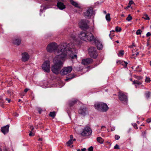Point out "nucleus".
Returning a JSON list of instances; mask_svg holds the SVG:
<instances>
[{
	"mask_svg": "<svg viewBox=\"0 0 151 151\" xmlns=\"http://www.w3.org/2000/svg\"><path fill=\"white\" fill-rule=\"evenodd\" d=\"M57 6V7L60 10H63L65 8V5L63 3L60 1H58Z\"/></svg>",
	"mask_w": 151,
	"mask_h": 151,
	"instance_id": "nucleus-18",
	"label": "nucleus"
},
{
	"mask_svg": "<svg viewBox=\"0 0 151 151\" xmlns=\"http://www.w3.org/2000/svg\"><path fill=\"white\" fill-rule=\"evenodd\" d=\"M42 69L47 73L49 72L50 70V62L49 60L45 61L42 65Z\"/></svg>",
	"mask_w": 151,
	"mask_h": 151,
	"instance_id": "nucleus-10",
	"label": "nucleus"
},
{
	"mask_svg": "<svg viewBox=\"0 0 151 151\" xmlns=\"http://www.w3.org/2000/svg\"><path fill=\"white\" fill-rule=\"evenodd\" d=\"M124 54V51L122 50L119 51V53L118 54V55L119 56H122Z\"/></svg>",
	"mask_w": 151,
	"mask_h": 151,
	"instance_id": "nucleus-31",
	"label": "nucleus"
},
{
	"mask_svg": "<svg viewBox=\"0 0 151 151\" xmlns=\"http://www.w3.org/2000/svg\"><path fill=\"white\" fill-rule=\"evenodd\" d=\"M70 2L71 4L76 7L80 8V6H78V4L77 2L72 0H71Z\"/></svg>",
	"mask_w": 151,
	"mask_h": 151,
	"instance_id": "nucleus-23",
	"label": "nucleus"
},
{
	"mask_svg": "<svg viewBox=\"0 0 151 151\" xmlns=\"http://www.w3.org/2000/svg\"><path fill=\"white\" fill-rule=\"evenodd\" d=\"M57 44L56 43L53 42L49 44L47 47V50L48 52L51 53L53 52L55 53V51L57 49Z\"/></svg>",
	"mask_w": 151,
	"mask_h": 151,
	"instance_id": "nucleus-7",
	"label": "nucleus"
},
{
	"mask_svg": "<svg viewBox=\"0 0 151 151\" xmlns=\"http://www.w3.org/2000/svg\"><path fill=\"white\" fill-rule=\"evenodd\" d=\"M73 51H75V53H77V50H76L75 49H72L71 47H70L69 50H68V55L72 59H74V58H77V55L76 54H73Z\"/></svg>",
	"mask_w": 151,
	"mask_h": 151,
	"instance_id": "nucleus-13",
	"label": "nucleus"
},
{
	"mask_svg": "<svg viewBox=\"0 0 151 151\" xmlns=\"http://www.w3.org/2000/svg\"><path fill=\"white\" fill-rule=\"evenodd\" d=\"M116 42L117 43H119V41H118V40H117V41H116Z\"/></svg>",
	"mask_w": 151,
	"mask_h": 151,
	"instance_id": "nucleus-64",
	"label": "nucleus"
},
{
	"mask_svg": "<svg viewBox=\"0 0 151 151\" xmlns=\"http://www.w3.org/2000/svg\"><path fill=\"white\" fill-rule=\"evenodd\" d=\"M105 127V126H102L101 127V129H102L103 128H104ZM100 130H100V129H98L97 130V132H100Z\"/></svg>",
	"mask_w": 151,
	"mask_h": 151,
	"instance_id": "nucleus-50",
	"label": "nucleus"
},
{
	"mask_svg": "<svg viewBox=\"0 0 151 151\" xmlns=\"http://www.w3.org/2000/svg\"><path fill=\"white\" fill-rule=\"evenodd\" d=\"M96 140L100 144H102L103 143L104 140L100 137H99L97 138Z\"/></svg>",
	"mask_w": 151,
	"mask_h": 151,
	"instance_id": "nucleus-24",
	"label": "nucleus"
},
{
	"mask_svg": "<svg viewBox=\"0 0 151 151\" xmlns=\"http://www.w3.org/2000/svg\"><path fill=\"white\" fill-rule=\"evenodd\" d=\"M77 100H74L70 101L69 102L68 106L70 108V109H71V107L73 106L77 102Z\"/></svg>",
	"mask_w": 151,
	"mask_h": 151,
	"instance_id": "nucleus-21",
	"label": "nucleus"
},
{
	"mask_svg": "<svg viewBox=\"0 0 151 151\" xmlns=\"http://www.w3.org/2000/svg\"><path fill=\"white\" fill-rule=\"evenodd\" d=\"M116 63L118 64H120L123 65L125 68L127 66L128 63L127 62L121 60H119L116 61Z\"/></svg>",
	"mask_w": 151,
	"mask_h": 151,
	"instance_id": "nucleus-20",
	"label": "nucleus"
},
{
	"mask_svg": "<svg viewBox=\"0 0 151 151\" xmlns=\"http://www.w3.org/2000/svg\"><path fill=\"white\" fill-rule=\"evenodd\" d=\"M142 83V82L140 81H139L137 80H134L133 82V84H135L137 85H141Z\"/></svg>",
	"mask_w": 151,
	"mask_h": 151,
	"instance_id": "nucleus-28",
	"label": "nucleus"
},
{
	"mask_svg": "<svg viewBox=\"0 0 151 151\" xmlns=\"http://www.w3.org/2000/svg\"><path fill=\"white\" fill-rule=\"evenodd\" d=\"M33 131H31L30 132V133L29 134V136H32L33 135H34L33 134Z\"/></svg>",
	"mask_w": 151,
	"mask_h": 151,
	"instance_id": "nucleus-47",
	"label": "nucleus"
},
{
	"mask_svg": "<svg viewBox=\"0 0 151 151\" xmlns=\"http://www.w3.org/2000/svg\"><path fill=\"white\" fill-rule=\"evenodd\" d=\"M29 90V89L28 88H26L24 90V92L25 93H27Z\"/></svg>",
	"mask_w": 151,
	"mask_h": 151,
	"instance_id": "nucleus-53",
	"label": "nucleus"
},
{
	"mask_svg": "<svg viewBox=\"0 0 151 151\" xmlns=\"http://www.w3.org/2000/svg\"><path fill=\"white\" fill-rule=\"evenodd\" d=\"M6 99L7 100L9 103H10L11 101V99H8L6 98Z\"/></svg>",
	"mask_w": 151,
	"mask_h": 151,
	"instance_id": "nucleus-55",
	"label": "nucleus"
},
{
	"mask_svg": "<svg viewBox=\"0 0 151 151\" xmlns=\"http://www.w3.org/2000/svg\"><path fill=\"white\" fill-rule=\"evenodd\" d=\"M93 8L92 7H90L85 12L83 13V16L86 18L89 19L93 16Z\"/></svg>",
	"mask_w": 151,
	"mask_h": 151,
	"instance_id": "nucleus-8",
	"label": "nucleus"
},
{
	"mask_svg": "<svg viewBox=\"0 0 151 151\" xmlns=\"http://www.w3.org/2000/svg\"><path fill=\"white\" fill-rule=\"evenodd\" d=\"M139 53L138 52H136L135 54H132V56H134L135 55H136V56H137V55H139Z\"/></svg>",
	"mask_w": 151,
	"mask_h": 151,
	"instance_id": "nucleus-51",
	"label": "nucleus"
},
{
	"mask_svg": "<svg viewBox=\"0 0 151 151\" xmlns=\"http://www.w3.org/2000/svg\"><path fill=\"white\" fill-rule=\"evenodd\" d=\"M122 29L121 28L119 27H118L117 26L115 28V31L117 32H120Z\"/></svg>",
	"mask_w": 151,
	"mask_h": 151,
	"instance_id": "nucleus-34",
	"label": "nucleus"
},
{
	"mask_svg": "<svg viewBox=\"0 0 151 151\" xmlns=\"http://www.w3.org/2000/svg\"><path fill=\"white\" fill-rule=\"evenodd\" d=\"M22 61L25 62L28 60L29 58V55L27 52H25L22 53Z\"/></svg>",
	"mask_w": 151,
	"mask_h": 151,
	"instance_id": "nucleus-16",
	"label": "nucleus"
},
{
	"mask_svg": "<svg viewBox=\"0 0 151 151\" xmlns=\"http://www.w3.org/2000/svg\"><path fill=\"white\" fill-rule=\"evenodd\" d=\"M142 32V31H141L140 29H139L138 30H137V31L136 32V34L137 35H140L141 34V33Z\"/></svg>",
	"mask_w": 151,
	"mask_h": 151,
	"instance_id": "nucleus-36",
	"label": "nucleus"
},
{
	"mask_svg": "<svg viewBox=\"0 0 151 151\" xmlns=\"http://www.w3.org/2000/svg\"><path fill=\"white\" fill-rule=\"evenodd\" d=\"M9 126L7 125L6 126L2 127L1 128V131L4 134L8 132Z\"/></svg>",
	"mask_w": 151,
	"mask_h": 151,
	"instance_id": "nucleus-19",
	"label": "nucleus"
},
{
	"mask_svg": "<svg viewBox=\"0 0 151 151\" xmlns=\"http://www.w3.org/2000/svg\"><path fill=\"white\" fill-rule=\"evenodd\" d=\"M36 110L40 114H41L42 111V109L40 107H37L36 109Z\"/></svg>",
	"mask_w": 151,
	"mask_h": 151,
	"instance_id": "nucleus-33",
	"label": "nucleus"
},
{
	"mask_svg": "<svg viewBox=\"0 0 151 151\" xmlns=\"http://www.w3.org/2000/svg\"><path fill=\"white\" fill-rule=\"evenodd\" d=\"M49 116L54 118L55 116V111L50 112L49 114Z\"/></svg>",
	"mask_w": 151,
	"mask_h": 151,
	"instance_id": "nucleus-25",
	"label": "nucleus"
},
{
	"mask_svg": "<svg viewBox=\"0 0 151 151\" xmlns=\"http://www.w3.org/2000/svg\"><path fill=\"white\" fill-rule=\"evenodd\" d=\"M75 77V76L74 74H70L66 77V78L65 79V81H68L69 80L74 78Z\"/></svg>",
	"mask_w": 151,
	"mask_h": 151,
	"instance_id": "nucleus-22",
	"label": "nucleus"
},
{
	"mask_svg": "<svg viewBox=\"0 0 151 151\" xmlns=\"http://www.w3.org/2000/svg\"><path fill=\"white\" fill-rule=\"evenodd\" d=\"M131 128H129L127 130V132L128 133H129L131 131Z\"/></svg>",
	"mask_w": 151,
	"mask_h": 151,
	"instance_id": "nucleus-58",
	"label": "nucleus"
},
{
	"mask_svg": "<svg viewBox=\"0 0 151 151\" xmlns=\"http://www.w3.org/2000/svg\"><path fill=\"white\" fill-rule=\"evenodd\" d=\"M82 151H86V149L85 148H83L81 149Z\"/></svg>",
	"mask_w": 151,
	"mask_h": 151,
	"instance_id": "nucleus-57",
	"label": "nucleus"
},
{
	"mask_svg": "<svg viewBox=\"0 0 151 151\" xmlns=\"http://www.w3.org/2000/svg\"><path fill=\"white\" fill-rule=\"evenodd\" d=\"M132 19V17L131 16L130 14L128 15V17L126 18V20L128 22L130 21Z\"/></svg>",
	"mask_w": 151,
	"mask_h": 151,
	"instance_id": "nucleus-29",
	"label": "nucleus"
},
{
	"mask_svg": "<svg viewBox=\"0 0 151 151\" xmlns=\"http://www.w3.org/2000/svg\"><path fill=\"white\" fill-rule=\"evenodd\" d=\"M151 35V33L150 32H148L146 35V36L147 37H149Z\"/></svg>",
	"mask_w": 151,
	"mask_h": 151,
	"instance_id": "nucleus-45",
	"label": "nucleus"
},
{
	"mask_svg": "<svg viewBox=\"0 0 151 151\" xmlns=\"http://www.w3.org/2000/svg\"><path fill=\"white\" fill-rule=\"evenodd\" d=\"M93 147L92 146H91L88 149V151H93Z\"/></svg>",
	"mask_w": 151,
	"mask_h": 151,
	"instance_id": "nucleus-41",
	"label": "nucleus"
},
{
	"mask_svg": "<svg viewBox=\"0 0 151 151\" xmlns=\"http://www.w3.org/2000/svg\"><path fill=\"white\" fill-rule=\"evenodd\" d=\"M21 38L20 37H15L13 40V43L17 46L19 45L21 42Z\"/></svg>",
	"mask_w": 151,
	"mask_h": 151,
	"instance_id": "nucleus-15",
	"label": "nucleus"
},
{
	"mask_svg": "<svg viewBox=\"0 0 151 151\" xmlns=\"http://www.w3.org/2000/svg\"><path fill=\"white\" fill-rule=\"evenodd\" d=\"M132 125L134 127V128L136 129H137L138 127L137 126V124H136L134 123L132 124Z\"/></svg>",
	"mask_w": 151,
	"mask_h": 151,
	"instance_id": "nucleus-44",
	"label": "nucleus"
},
{
	"mask_svg": "<svg viewBox=\"0 0 151 151\" xmlns=\"http://www.w3.org/2000/svg\"><path fill=\"white\" fill-rule=\"evenodd\" d=\"M103 13L105 14H106V11H103Z\"/></svg>",
	"mask_w": 151,
	"mask_h": 151,
	"instance_id": "nucleus-59",
	"label": "nucleus"
},
{
	"mask_svg": "<svg viewBox=\"0 0 151 151\" xmlns=\"http://www.w3.org/2000/svg\"><path fill=\"white\" fill-rule=\"evenodd\" d=\"M120 138V137L118 135H115V139L116 140H118Z\"/></svg>",
	"mask_w": 151,
	"mask_h": 151,
	"instance_id": "nucleus-40",
	"label": "nucleus"
},
{
	"mask_svg": "<svg viewBox=\"0 0 151 151\" xmlns=\"http://www.w3.org/2000/svg\"><path fill=\"white\" fill-rule=\"evenodd\" d=\"M0 102L1 103H3L4 102L3 100L1 97H0Z\"/></svg>",
	"mask_w": 151,
	"mask_h": 151,
	"instance_id": "nucleus-52",
	"label": "nucleus"
},
{
	"mask_svg": "<svg viewBox=\"0 0 151 151\" xmlns=\"http://www.w3.org/2000/svg\"><path fill=\"white\" fill-rule=\"evenodd\" d=\"M71 43H64L59 45L57 50L55 51V54L56 56L54 58V60H61L63 62L66 59L68 53Z\"/></svg>",
	"mask_w": 151,
	"mask_h": 151,
	"instance_id": "nucleus-1",
	"label": "nucleus"
},
{
	"mask_svg": "<svg viewBox=\"0 0 151 151\" xmlns=\"http://www.w3.org/2000/svg\"><path fill=\"white\" fill-rule=\"evenodd\" d=\"M70 140H73V136L72 135H70Z\"/></svg>",
	"mask_w": 151,
	"mask_h": 151,
	"instance_id": "nucleus-56",
	"label": "nucleus"
},
{
	"mask_svg": "<svg viewBox=\"0 0 151 151\" xmlns=\"http://www.w3.org/2000/svg\"><path fill=\"white\" fill-rule=\"evenodd\" d=\"M118 96L119 100L122 102H125L127 101V97L123 93L120 91L119 92H118Z\"/></svg>",
	"mask_w": 151,
	"mask_h": 151,
	"instance_id": "nucleus-12",
	"label": "nucleus"
},
{
	"mask_svg": "<svg viewBox=\"0 0 151 151\" xmlns=\"http://www.w3.org/2000/svg\"><path fill=\"white\" fill-rule=\"evenodd\" d=\"M93 61V60L91 58H87L83 59L82 61V63L84 65H87Z\"/></svg>",
	"mask_w": 151,
	"mask_h": 151,
	"instance_id": "nucleus-17",
	"label": "nucleus"
},
{
	"mask_svg": "<svg viewBox=\"0 0 151 151\" xmlns=\"http://www.w3.org/2000/svg\"><path fill=\"white\" fill-rule=\"evenodd\" d=\"M13 115L14 116L17 117L18 116V114L16 113H15L13 114Z\"/></svg>",
	"mask_w": 151,
	"mask_h": 151,
	"instance_id": "nucleus-54",
	"label": "nucleus"
},
{
	"mask_svg": "<svg viewBox=\"0 0 151 151\" xmlns=\"http://www.w3.org/2000/svg\"><path fill=\"white\" fill-rule=\"evenodd\" d=\"M87 112V108L84 106L81 107L78 111V113L83 116L86 115Z\"/></svg>",
	"mask_w": 151,
	"mask_h": 151,
	"instance_id": "nucleus-14",
	"label": "nucleus"
},
{
	"mask_svg": "<svg viewBox=\"0 0 151 151\" xmlns=\"http://www.w3.org/2000/svg\"><path fill=\"white\" fill-rule=\"evenodd\" d=\"M94 105L96 109L102 112L106 111L109 108L107 105L103 103H101Z\"/></svg>",
	"mask_w": 151,
	"mask_h": 151,
	"instance_id": "nucleus-5",
	"label": "nucleus"
},
{
	"mask_svg": "<svg viewBox=\"0 0 151 151\" xmlns=\"http://www.w3.org/2000/svg\"><path fill=\"white\" fill-rule=\"evenodd\" d=\"M73 69L72 66L63 68L60 71V74L62 76L66 75L70 73Z\"/></svg>",
	"mask_w": 151,
	"mask_h": 151,
	"instance_id": "nucleus-11",
	"label": "nucleus"
},
{
	"mask_svg": "<svg viewBox=\"0 0 151 151\" xmlns=\"http://www.w3.org/2000/svg\"><path fill=\"white\" fill-rule=\"evenodd\" d=\"M151 81L150 78L148 77H146L145 79V81L147 83H149Z\"/></svg>",
	"mask_w": 151,
	"mask_h": 151,
	"instance_id": "nucleus-38",
	"label": "nucleus"
},
{
	"mask_svg": "<svg viewBox=\"0 0 151 151\" xmlns=\"http://www.w3.org/2000/svg\"><path fill=\"white\" fill-rule=\"evenodd\" d=\"M135 78L137 79L140 80L142 79L143 77L140 76H136Z\"/></svg>",
	"mask_w": 151,
	"mask_h": 151,
	"instance_id": "nucleus-37",
	"label": "nucleus"
},
{
	"mask_svg": "<svg viewBox=\"0 0 151 151\" xmlns=\"http://www.w3.org/2000/svg\"><path fill=\"white\" fill-rule=\"evenodd\" d=\"M73 39L74 41H76V36L73 34H72L70 36Z\"/></svg>",
	"mask_w": 151,
	"mask_h": 151,
	"instance_id": "nucleus-35",
	"label": "nucleus"
},
{
	"mask_svg": "<svg viewBox=\"0 0 151 151\" xmlns=\"http://www.w3.org/2000/svg\"><path fill=\"white\" fill-rule=\"evenodd\" d=\"M150 92H147L145 93V95L147 98H148L150 96Z\"/></svg>",
	"mask_w": 151,
	"mask_h": 151,
	"instance_id": "nucleus-32",
	"label": "nucleus"
},
{
	"mask_svg": "<svg viewBox=\"0 0 151 151\" xmlns=\"http://www.w3.org/2000/svg\"><path fill=\"white\" fill-rule=\"evenodd\" d=\"M53 62L54 64L51 68L52 71L53 73L58 74L60 72V70L63 67V62L61 60H54V59Z\"/></svg>",
	"mask_w": 151,
	"mask_h": 151,
	"instance_id": "nucleus-3",
	"label": "nucleus"
},
{
	"mask_svg": "<svg viewBox=\"0 0 151 151\" xmlns=\"http://www.w3.org/2000/svg\"><path fill=\"white\" fill-rule=\"evenodd\" d=\"M30 129L31 130V131H33V130L34 129V127L32 126H30Z\"/></svg>",
	"mask_w": 151,
	"mask_h": 151,
	"instance_id": "nucleus-46",
	"label": "nucleus"
},
{
	"mask_svg": "<svg viewBox=\"0 0 151 151\" xmlns=\"http://www.w3.org/2000/svg\"><path fill=\"white\" fill-rule=\"evenodd\" d=\"M136 69L137 71L138 72H141L142 71V69L139 67L138 66L136 68Z\"/></svg>",
	"mask_w": 151,
	"mask_h": 151,
	"instance_id": "nucleus-39",
	"label": "nucleus"
},
{
	"mask_svg": "<svg viewBox=\"0 0 151 151\" xmlns=\"http://www.w3.org/2000/svg\"><path fill=\"white\" fill-rule=\"evenodd\" d=\"M88 50L89 55L91 58L94 59L96 58L98 54L96 47H91L88 49Z\"/></svg>",
	"mask_w": 151,
	"mask_h": 151,
	"instance_id": "nucleus-6",
	"label": "nucleus"
},
{
	"mask_svg": "<svg viewBox=\"0 0 151 151\" xmlns=\"http://www.w3.org/2000/svg\"><path fill=\"white\" fill-rule=\"evenodd\" d=\"M114 149H119L120 148L119 147V145L117 144H116V145L114 147Z\"/></svg>",
	"mask_w": 151,
	"mask_h": 151,
	"instance_id": "nucleus-42",
	"label": "nucleus"
},
{
	"mask_svg": "<svg viewBox=\"0 0 151 151\" xmlns=\"http://www.w3.org/2000/svg\"><path fill=\"white\" fill-rule=\"evenodd\" d=\"M134 3L133 1H130L129 3V5H131Z\"/></svg>",
	"mask_w": 151,
	"mask_h": 151,
	"instance_id": "nucleus-49",
	"label": "nucleus"
},
{
	"mask_svg": "<svg viewBox=\"0 0 151 151\" xmlns=\"http://www.w3.org/2000/svg\"><path fill=\"white\" fill-rule=\"evenodd\" d=\"M73 143V142L72 140H69L67 142V144L68 146H70V145L72 144Z\"/></svg>",
	"mask_w": 151,
	"mask_h": 151,
	"instance_id": "nucleus-30",
	"label": "nucleus"
},
{
	"mask_svg": "<svg viewBox=\"0 0 151 151\" xmlns=\"http://www.w3.org/2000/svg\"><path fill=\"white\" fill-rule=\"evenodd\" d=\"M92 132V130L89 127H85L81 134L83 136H87L91 135Z\"/></svg>",
	"mask_w": 151,
	"mask_h": 151,
	"instance_id": "nucleus-9",
	"label": "nucleus"
},
{
	"mask_svg": "<svg viewBox=\"0 0 151 151\" xmlns=\"http://www.w3.org/2000/svg\"><path fill=\"white\" fill-rule=\"evenodd\" d=\"M88 22V21H86V20H82L79 23V25L80 27L83 30V31L78 35V37L80 39L81 37H80V35L82 33H83L85 32H89L86 30L89 28V26L87 24Z\"/></svg>",
	"mask_w": 151,
	"mask_h": 151,
	"instance_id": "nucleus-4",
	"label": "nucleus"
},
{
	"mask_svg": "<svg viewBox=\"0 0 151 151\" xmlns=\"http://www.w3.org/2000/svg\"><path fill=\"white\" fill-rule=\"evenodd\" d=\"M70 112V110H69L68 109V110L67 111V112L69 114V113Z\"/></svg>",
	"mask_w": 151,
	"mask_h": 151,
	"instance_id": "nucleus-62",
	"label": "nucleus"
},
{
	"mask_svg": "<svg viewBox=\"0 0 151 151\" xmlns=\"http://www.w3.org/2000/svg\"><path fill=\"white\" fill-rule=\"evenodd\" d=\"M121 16L122 17H124V14H122L121 15Z\"/></svg>",
	"mask_w": 151,
	"mask_h": 151,
	"instance_id": "nucleus-63",
	"label": "nucleus"
},
{
	"mask_svg": "<svg viewBox=\"0 0 151 151\" xmlns=\"http://www.w3.org/2000/svg\"><path fill=\"white\" fill-rule=\"evenodd\" d=\"M42 138H40L39 139V141H42Z\"/></svg>",
	"mask_w": 151,
	"mask_h": 151,
	"instance_id": "nucleus-61",
	"label": "nucleus"
},
{
	"mask_svg": "<svg viewBox=\"0 0 151 151\" xmlns=\"http://www.w3.org/2000/svg\"><path fill=\"white\" fill-rule=\"evenodd\" d=\"M7 92L8 93H11V91L9 90H8L7 91Z\"/></svg>",
	"mask_w": 151,
	"mask_h": 151,
	"instance_id": "nucleus-60",
	"label": "nucleus"
},
{
	"mask_svg": "<svg viewBox=\"0 0 151 151\" xmlns=\"http://www.w3.org/2000/svg\"><path fill=\"white\" fill-rule=\"evenodd\" d=\"M146 131H144L142 133V135L144 137H145L146 135Z\"/></svg>",
	"mask_w": 151,
	"mask_h": 151,
	"instance_id": "nucleus-43",
	"label": "nucleus"
},
{
	"mask_svg": "<svg viewBox=\"0 0 151 151\" xmlns=\"http://www.w3.org/2000/svg\"><path fill=\"white\" fill-rule=\"evenodd\" d=\"M106 19L108 22H109L111 20L110 14H109V13L106 14Z\"/></svg>",
	"mask_w": 151,
	"mask_h": 151,
	"instance_id": "nucleus-26",
	"label": "nucleus"
},
{
	"mask_svg": "<svg viewBox=\"0 0 151 151\" xmlns=\"http://www.w3.org/2000/svg\"><path fill=\"white\" fill-rule=\"evenodd\" d=\"M80 37L81 40L86 42L93 41L97 49L99 50L102 49L103 45L101 42L97 38H95L91 32L82 33L80 35Z\"/></svg>",
	"mask_w": 151,
	"mask_h": 151,
	"instance_id": "nucleus-2",
	"label": "nucleus"
},
{
	"mask_svg": "<svg viewBox=\"0 0 151 151\" xmlns=\"http://www.w3.org/2000/svg\"><path fill=\"white\" fill-rule=\"evenodd\" d=\"M147 122L148 123H149L151 122V119L148 118L147 120Z\"/></svg>",
	"mask_w": 151,
	"mask_h": 151,
	"instance_id": "nucleus-48",
	"label": "nucleus"
},
{
	"mask_svg": "<svg viewBox=\"0 0 151 151\" xmlns=\"http://www.w3.org/2000/svg\"><path fill=\"white\" fill-rule=\"evenodd\" d=\"M143 17H143V18H144V19H145V20H150V17L148 16V15L146 14H144Z\"/></svg>",
	"mask_w": 151,
	"mask_h": 151,
	"instance_id": "nucleus-27",
	"label": "nucleus"
}]
</instances>
